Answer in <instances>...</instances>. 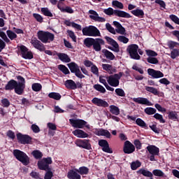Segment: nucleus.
<instances>
[{"label":"nucleus","instance_id":"f257e3e1","mask_svg":"<svg viewBox=\"0 0 179 179\" xmlns=\"http://www.w3.org/2000/svg\"><path fill=\"white\" fill-rule=\"evenodd\" d=\"M83 36H88L90 37H100L101 34L97 27L90 25L83 29Z\"/></svg>","mask_w":179,"mask_h":179},{"label":"nucleus","instance_id":"f03ea898","mask_svg":"<svg viewBox=\"0 0 179 179\" xmlns=\"http://www.w3.org/2000/svg\"><path fill=\"white\" fill-rule=\"evenodd\" d=\"M38 38L44 44L54 41V34L49 31H39L37 33Z\"/></svg>","mask_w":179,"mask_h":179},{"label":"nucleus","instance_id":"7ed1b4c3","mask_svg":"<svg viewBox=\"0 0 179 179\" xmlns=\"http://www.w3.org/2000/svg\"><path fill=\"white\" fill-rule=\"evenodd\" d=\"M103 12L104 13H106V15H115V16H118V17H125L126 19H129L132 17V16H131L129 13L125 11L119 10H114V9L111 8L105 9Z\"/></svg>","mask_w":179,"mask_h":179},{"label":"nucleus","instance_id":"20e7f679","mask_svg":"<svg viewBox=\"0 0 179 179\" xmlns=\"http://www.w3.org/2000/svg\"><path fill=\"white\" fill-rule=\"evenodd\" d=\"M138 46L136 44L129 45L127 48V52L132 59H141V56L138 53Z\"/></svg>","mask_w":179,"mask_h":179},{"label":"nucleus","instance_id":"39448f33","mask_svg":"<svg viewBox=\"0 0 179 179\" xmlns=\"http://www.w3.org/2000/svg\"><path fill=\"white\" fill-rule=\"evenodd\" d=\"M124 73L120 72L118 73L108 76V83L113 87H117L120 86V79L122 78Z\"/></svg>","mask_w":179,"mask_h":179},{"label":"nucleus","instance_id":"423d86ee","mask_svg":"<svg viewBox=\"0 0 179 179\" xmlns=\"http://www.w3.org/2000/svg\"><path fill=\"white\" fill-rule=\"evenodd\" d=\"M13 155L16 159L19 160V162H22L24 166H27V164H29V157L26 153L19 150H14Z\"/></svg>","mask_w":179,"mask_h":179},{"label":"nucleus","instance_id":"0eeeda50","mask_svg":"<svg viewBox=\"0 0 179 179\" xmlns=\"http://www.w3.org/2000/svg\"><path fill=\"white\" fill-rule=\"evenodd\" d=\"M69 122L73 128H79L80 129H82L83 128L85 127L90 129V125L87 124V122L83 120L70 119Z\"/></svg>","mask_w":179,"mask_h":179},{"label":"nucleus","instance_id":"6e6552de","mask_svg":"<svg viewBox=\"0 0 179 179\" xmlns=\"http://www.w3.org/2000/svg\"><path fill=\"white\" fill-rule=\"evenodd\" d=\"M52 164L51 157L43 158L38 162V167L40 170H50V164Z\"/></svg>","mask_w":179,"mask_h":179},{"label":"nucleus","instance_id":"1a4fd4ad","mask_svg":"<svg viewBox=\"0 0 179 179\" xmlns=\"http://www.w3.org/2000/svg\"><path fill=\"white\" fill-rule=\"evenodd\" d=\"M68 66L71 72H72V73H75L77 78H79L80 79H83V78H85V76L82 74V72H80L79 66H78L75 62L68 64Z\"/></svg>","mask_w":179,"mask_h":179},{"label":"nucleus","instance_id":"9d476101","mask_svg":"<svg viewBox=\"0 0 179 179\" xmlns=\"http://www.w3.org/2000/svg\"><path fill=\"white\" fill-rule=\"evenodd\" d=\"M31 45H33L34 48L38 50V51H45V46L43 43L38 41L36 38H33L30 41Z\"/></svg>","mask_w":179,"mask_h":179},{"label":"nucleus","instance_id":"9b49d317","mask_svg":"<svg viewBox=\"0 0 179 179\" xmlns=\"http://www.w3.org/2000/svg\"><path fill=\"white\" fill-rule=\"evenodd\" d=\"M20 50L21 51L22 58H24V59H33V52H31V51H29V49H27L26 46L21 45L20 47Z\"/></svg>","mask_w":179,"mask_h":179},{"label":"nucleus","instance_id":"f8f14e48","mask_svg":"<svg viewBox=\"0 0 179 179\" xmlns=\"http://www.w3.org/2000/svg\"><path fill=\"white\" fill-rule=\"evenodd\" d=\"M123 152H124L127 155H130V153H134V152H135V145L129 142V141H125L123 148Z\"/></svg>","mask_w":179,"mask_h":179},{"label":"nucleus","instance_id":"ddd939ff","mask_svg":"<svg viewBox=\"0 0 179 179\" xmlns=\"http://www.w3.org/2000/svg\"><path fill=\"white\" fill-rule=\"evenodd\" d=\"M99 145L102 148V150L105 152V153H113V150L110 148V145L106 140H99Z\"/></svg>","mask_w":179,"mask_h":179},{"label":"nucleus","instance_id":"4468645a","mask_svg":"<svg viewBox=\"0 0 179 179\" xmlns=\"http://www.w3.org/2000/svg\"><path fill=\"white\" fill-rule=\"evenodd\" d=\"M76 145L78 146V148H83V149H87L88 150L90 149L91 145L90 143H89V140H81L78 139L76 141Z\"/></svg>","mask_w":179,"mask_h":179},{"label":"nucleus","instance_id":"2eb2a0df","mask_svg":"<svg viewBox=\"0 0 179 179\" xmlns=\"http://www.w3.org/2000/svg\"><path fill=\"white\" fill-rule=\"evenodd\" d=\"M148 73L154 79H159V78H163L164 76V74L162 71H156L153 69H148Z\"/></svg>","mask_w":179,"mask_h":179},{"label":"nucleus","instance_id":"dca6fc26","mask_svg":"<svg viewBox=\"0 0 179 179\" xmlns=\"http://www.w3.org/2000/svg\"><path fill=\"white\" fill-rule=\"evenodd\" d=\"M104 38L105 40H106L108 44L113 46V51H115V52H120V45H118V43H117V41H115L112 38H110L109 36H105Z\"/></svg>","mask_w":179,"mask_h":179},{"label":"nucleus","instance_id":"f3484780","mask_svg":"<svg viewBox=\"0 0 179 179\" xmlns=\"http://www.w3.org/2000/svg\"><path fill=\"white\" fill-rule=\"evenodd\" d=\"M89 13L90 15V17L92 20H94L95 22H106V19L99 16V14L97 13V12L93 10H90Z\"/></svg>","mask_w":179,"mask_h":179},{"label":"nucleus","instance_id":"a211bd4d","mask_svg":"<svg viewBox=\"0 0 179 179\" xmlns=\"http://www.w3.org/2000/svg\"><path fill=\"white\" fill-rule=\"evenodd\" d=\"M17 138L19 142L23 145H26V143H30V142H31V138H30V136L27 135H22L20 133L17 134Z\"/></svg>","mask_w":179,"mask_h":179},{"label":"nucleus","instance_id":"6ab92c4d","mask_svg":"<svg viewBox=\"0 0 179 179\" xmlns=\"http://www.w3.org/2000/svg\"><path fill=\"white\" fill-rule=\"evenodd\" d=\"M105 43H106L104 42V40L99 38H95L93 45V48L96 52L101 51V45H104Z\"/></svg>","mask_w":179,"mask_h":179},{"label":"nucleus","instance_id":"aec40b11","mask_svg":"<svg viewBox=\"0 0 179 179\" xmlns=\"http://www.w3.org/2000/svg\"><path fill=\"white\" fill-rule=\"evenodd\" d=\"M133 101L138 103V104H143L144 106H153L152 102H150L148 99L143 97L134 98Z\"/></svg>","mask_w":179,"mask_h":179},{"label":"nucleus","instance_id":"412c9836","mask_svg":"<svg viewBox=\"0 0 179 179\" xmlns=\"http://www.w3.org/2000/svg\"><path fill=\"white\" fill-rule=\"evenodd\" d=\"M92 102L93 103V104H95V106H97L98 107H108V103L101 99H99V98H94L92 100Z\"/></svg>","mask_w":179,"mask_h":179},{"label":"nucleus","instance_id":"4be33fe9","mask_svg":"<svg viewBox=\"0 0 179 179\" xmlns=\"http://www.w3.org/2000/svg\"><path fill=\"white\" fill-rule=\"evenodd\" d=\"M95 135H97L98 136H105L106 138H111V134L108 130H106L103 129H96L94 131Z\"/></svg>","mask_w":179,"mask_h":179},{"label":"nucleus","instance_id":"5701e85b","mask_svg":"<svg viewBox=\"0 0 179 179\" xmlns=\"http://www.w3.org/2000/svg\"><path fill=\"white\" fill-rule=\"evenodd\" d=\"M73 134L74 136H77V138H89V134L85 132L83 130L76 129L73 131Z\"/></svg>","mask_w":179,"mask_h":179},{"label":"nucleus","instance_id":"b1692460","mask_svg":"<svg viewBox=\"0 0 179 179\" xmlns=\"http://www.w3.org/2000/svg\"><path fill=\"white\" fill-rule=\"evenodd\" d=\"M113 24L116 27L117 33L122 35L125 34V31H126L125 28H124V27H122V25H121L120 22L117 21H114Z\"/></svg>","mask_w":179,"mask_h":179},{"label":"nucleus","instance_id":"393cba45","mask_svg":"<svg viewBox=\"0 0 179 179\" xmlns=\"http://www.w3.org/2000/svg\"><path fill=\"white\" fill-rule=\"evenodd\" d=\"M102 68L104 71H106V72H108V73H109L110 75L114 73L116 71L115 67H113L111 66V64H103Z\"/></svg>","mask_w":179,"mask_h":179},{"label":"nucleus","instance_id":"a878e982","mask_svg":"<svg viewBox=\"0 0 179 179\" xmlns=\"http://www.w3.org/2000/svg\"><path fill=\"white\" fill-rule=\"evenodd\" d=\"M14 89L17 94H23V92H24V83H17V85Z\"/></svg>","mask_w":179,"mask_h":179},{"label":"nucleus","instance_id":"bb28decb","mask_svg":"<svg viewBox=\"0 0 179 179\" xmlns=\"http://www.w3.org/2000/svg\"><path fill=\"white\" fill-rule=\"evenodd\" d=\"M147 150H148L150 155H159V148L156 147L155 145H148L147 147Z\"/></svg>","mask_w":179,"mask_h":179},{"label":"nucleus","instance_id":"cd10ccee","mask_svg":"<svg viewBox=\"0 0 179 179\" xmlns=\"http://www.w3.org/2000/svg\"><path fill=\"white\" fill-rule=\"evenodd\" d=\"M56 55L58 56L59 59L62 61V62H71V58L68 56V55L65 53H56Z\"/></svg>","mask_w":179,"mask_h":179},{"label":"nucleus","instance_id":"c85d7f7f","mask_svg":"<svg viewBox=\"0 0 179 179\" xmlns=\"http://www.w3.org/2000/svg\"><path fill=\"white\" fill-rule=\"evenodd\" d=\"M67 177L69 179H80L81 176L76 171L71 170L67 173Z\"/></svg>","mask_w":179,"mask_h":179},{"label":"nucleus","instance_id":"c756f323","mask_svg":"<svg viewBox=\"0 0 179 179\" xmlns=\"http://www.w3.org/2000/svg\"><path fill=\"white\" fill-rule=\"evenodd\" d=\"M17 85V82L15 80H10L6 85L5 90H13L15 87H16V85Z\"/></svg>","mask_w":179,"mask_h":179},{"label":"nucleus","instance_id":"7c9ffc66","mask_svg":"<svg viewBox=\"0 0 179 179\" xmlns=\"http://www.w3.org/2000/svg\"><path fill=\"white\" fill-rule=\"evenodd\" d=\"M65 86L67 89H71L72 90H75L78 87L76 83L72 80H67L65 83Z\"/></svg>","mask_w":179,"mask_h":179},{"label":"nucleus","instance_id":"2f4dec72","mask_svg":"<svg viewBox=\"0 0 179 179\" xmlns=\"http://www.w3.org/2000/svg\"><path fill=\"white\" fill-rule=\"evenodd\" d=\"M109 111L111 114H113V115H120V108H118V106L110 105L109 106Z\"/></svg>","mask_w":179,"mask_h":179},{"label":"nucleus","instance_id":"473e14b6","mask_svg":"<svg viewBox=\"0 0 179 179\" xmlns=\"http://www.w3.org/2000/svg\"><path fill=\"white\" fill-rule=\"evenodd\" d=\"M102 52L105 55L106 58H107V59H110V61H113V59L115 58V56L114 55V54L107 50V49L102 50Z\"/></svg>","mask_w":179,"mask_h":179},{"label":"nucleus","instance_id":"72a5a7b5","mask_svg":"<svg viewBox=\"0 0 179 179\" xmlns=\"http://www.w3.org/2000/svg\"><path fill=\"white\" fill-rule=\"evenodd\" d=\"M131 13L137 17H143V16H145V12H143V10L139 8L131 10Z\"/></svg>","mask_w":179,"mask_h":179},{"label":"nucleus","instance_id":"f704fd0d","mask_svg":"<svg viewBox=\"0 0 179 179\" xmlns=\"http://www.w3.org/2000/svg\"><path fill=\"white\" fill-rule=\"evenodd\" d=\"M57 8H58V9H59V10H61V12H66V13H73V10L72 9V8H71L69 6L64 8V7L61 6L60 3H57Z\"/></svg>","mask_w":179,"mask_h":179},{"label":"nucleus","instance_id":"c9c22d12","mask_svg":"<svg viewBox=\"0 0 179 179\" xmlns=\"http://www.w3.org/2000/svg\"><path fill=\"white\" fill-rule=\"evenodd\" d=\"M137 173L142 174L145 177H153V173H152V172H150L146 169H141L138 170L137 171Z\"/></svg>","mask_w":179,"mask_h":179},{"label":"nucleus","instance_id":"e433bc0d","mask_svg":"<svg viewBox=\"0 0 179 179\" xmlns=\"http://www.w3.org/2000/svg\"><path fill=\"white\" fill-rule=\"evenodd\" d=\"M95 41L96 39L93 38H87L84 41V44L86 45V47L90 48V47L94 44Z\"/></svg>","mask_w":179,"mask_h":179},{"label":"nucleus","instance_id":"4c0bfd02","mask_svg":"<svg viewBox=\"0 0 179 179\" xmlns=\"http://www.w3.org/2000/svg\"><path fill=\"white\" fill-rule=\"evenodd\" d=\"M76 171L79 173L81 176H86V174L89 173V168L86 166L80 167L79 169H76Z\"/></svg>","mask_w":179,"mask_h":179},{"label":"nucleus","instance_id":"58836bf2","mask_svg":"<svg viewBox=\"0 0 179 179\" xmlns=\"http://www.w3.org/2000/svg\"><path fill=\"white\" fill-rule=\"evenodd\" d=\"M145 90L147 92H149L150 93H152L155 96H159L160 92L157 90V89L153 87H149V86H145Z\"/></svg>","mask_w":179,"mask_h":179},{"label":"nucleus","instance_id":"ea45409f","mask_svg":"<svg viewBox=\"0 0 179 179\" xmlns=\"http://www.w3.org/2000/svg\"><path fill=\"white\" fill-rule=\"evenodd\" d=\"M41 12H42L43 15H44V16H48L49 17H52L53 15L52 13H51V11H50V9H48V8H42L41 9Z\"/></svg>","mask_w":179,"mask_h":179},{"label":"nucleus","instance_id":"a19ab883","mask_svg":"<svg viewBox=\"0 0 179 179\" xmlns=\"http://www.w3.org/2000/svg\"><path fill=\"white\" fill-rule=\"evenodd\" d=\"M167 45L170 50H173V48H176L177 47H179V43L178 42H176L173 41H169L167 43Z\"/></svg>","mask_w":179,"mask_h":179},{"label":"nucleus","instance_id":"79ce46f5","mask_svg":"<svg viewBox=\"0 0 179 179\" xmlns=\"http://www.w3.org/2000/svg\"><path fill=\"white\" fill-rule=\"evenodd\" d=\"M31 155L35 159H41V157H43V152L38 150H34Z\"/></svg>","mask_w":179,"mask_h":179},{"label":"nucleus","instance_id":"37998d69","mask_svg":"<svg viewBox=\"0 0 179 179\" xmlns=\"http://www.w3.org/2000/svg\"><path fill=\"white\" fill-rule=\"evenodd\" d=\"M141 166H142V163H141V162L137 160L136 162H131V170H136V169H139V167H141Z\"/></svg>","mask_w":179,"mask_h":179},{"label":"nucleus","instance_id":"c03bdc74","mask_svg":"<svg viewBox=\"0 0 179 179\" xmlns=\"http://www.w3.org/2000/svg\"><path fill=\"white\" fill-rule=\"evenodd\" d=\"M6 34L10 40H15V38H17V35H16V34L11 30H7Z\"/></svg>","mask_w":179,"mask_h":179},{"label":"nucleus","instance_id":"a18cd8bd","mask_svg":"<svg viewBox=\"0 0 179 179\" xmlns=\"http://www.w3.org/2000/svg\"><path fill=\"white\" fill-rule=\"evenodd\" d=\"M144 112L145 114H148V115H153V114H156V109L155 108H146L144 110Z\"/></svg>","mask_w":179,"mask_h":179},{"label":"nucleus","instance_id":"49530a36","mask_svg":"<svg viewBox=\"0 0 179 179\" xmlns=\"http://www.w3.org/2000/svg\"><path fill=\"white\" fill-rule=\"evenodd\" d=\"M50 99H54L55 100H60L61 94L57 92H51L48 94Z\"/></svg>","mask_w":179,"mask_h":179},{"label":"nucleus","instance_id":"de8ad7c7","mask_svg":"<svg viewBox=\"0 0 179 179\" xmlns=\"http://www.w3.org/2000/svg\"><path fill=\"white\" fill-rule=\"evenodd\" d=\"M94 89L97 90V92H100V93H106V88L99 84H96L94 85Z\"/></svg>","mask_w":179,"mask_h":179},{"label":"nucleus","instance_id":"09e8293b","mask_svg":"<svg viewBox=\"0 0 179 179\" xmlns=\"http://www.w3.org/2000/svg\"><path fill=\"white\" fill-rule=\"evenodd\" d=\"M112 5L114 8H117L118 9H124V4L118 1H113Z\"/></svg>","mask_w":179,"mask_h":179},{"label":"nucleus","instance_id":"8fccbe9b","mask_svg":"<svg viewBox=\"0 0 179 179\" xmlns=\"http://www.w3.org/2000/svg\"><path fill=\"white\" fill-rule=\"evenodd\" d=\"M147 62L149 64H152L154 65L159 64V60L157 59V58L153 57H148L147 58Z\"/></svg>","mask_w":179,"mask_h":179},{"label":"nucleus","instance_id":"3c124183","mask_svg":"<svg viewBox=\"0 0 179 179\" xmlns=\"http://www.w3.org/2000/svg\"><path fill=\"white\" fill-rule=\"evenodd\" d=\"M152 174L155 176V177H164V173L160 169H155L152 171Z\"/></svg>","mask_w":179,"mask_h":179},{"label":"nucleus","instance_id":"603ef678","mask_svg":"<svg viewBox=\"0 0 179 179\" xmlns=\"http://www.w3.org/2000/svg\"><path fill=\"white\" fill-rule=\"evenodd\" d=\"M136 123L137 125H138V127H141V128H146L147 127L146 122H145V121H143L141 118H137L136 120Z\"/></svg>","mask_w":179,"mask_h":179},{"label":"nucleus","instance_id":"864d4df0","mask_svg":"<svg viewBox=\"0 0 179 179\" xmlns=\"http://www.w3.org/2000/svg\"><path fill=\"white\" fill-rule=\"evenodd\" d=\"M58 68L59 71H61L65 75H68L69 73V69H68L64 65L60 64L58 66Z\"/></svg>","mask_w":179,"mask_h":179},{"label":"nucleus","instance_id":"5fc2aeb1","mask_svg":"<svg viewBox=\"0 0 179 179\" xmlns=\"http://www.w3.org/2000/svg\"><path fill=\"white\" fill-rule=\"evenodd\" d=\"M43 86H41V84L40 83H34L32 85V90H34V92H40Z\"/></svg>","mask_w":179,"mask_h":179},{"label":"nucleus","instance_id":"6e6d98bb","mask_svg":"<svg viewBox=\"0 0 179 179\" xmlns=\"http://www.w3.org/2000/svg\"><path fill=\"white\" fill-rule=\"evenodd\" d=\"M99 82H100V83H102L103 85L106 86V85L108 84V83H107V82H108V77L104 76H101L99 77Z\"/></svg>","mask_w":179,"mask_h":179},{"label":"nucleus","instance_id":"4d7b16f0","mask_svg":"<svg viewBox=\"0 0 179 179\" xmlns=\"http://www.w3.org/2000/svg\"><path fill=\"white\" fill-rule=\"evenodd\" d=\"M0 37L5 41V43H10V40L8 39V36H6V34L5 32L2 31V30L0 29Z\"/></svg>","mask_w":179,"mask_h":179},{"label":"nucleus","instance_id":"13d9d810","mask_svg":"<svg viewBox=\"0 0 179 179\" xmlns=\"http://www.w3.org/2000/svg\"><path fill=\"white\" fill-rule=\"evenodd\" d=\"M154 118H155V120H158V121H159V122H161L162 124H164V122H166V120L163 119V115L159 113H155L154 115Z\"/></svg>","mask_w":179,"mask_h":179},{"label":"nucleus","instance_id":"bf43d9fd","mask_svg":"<svg viewBox=\"0 0 179 179\" xmlns=\"http://www.w3.org/2000/svg\"><path fill=\"white\" fill-rule=\"evenodd\" d=\"M117 40L120 43H123V44H127L129 41V39L124 36H119Z\"/></svg>","mask_w":179,"mask_h":179},{"label":"nucleus","instance_id":"052dcab7","mask_svg":"<svg viewBox=\"0 0 179 179\" xmlns=\"http://www.w3.org/2000/svg\"><path fill=\"white\" fill-rule=\"evenodd\" d=\"M178 55H179V50L178 49H173L171 52V58H172V59H176V58H177Z\"/></svg>","mask_w":179,"mask_h":179},{"label":"nucleus","instance_id":"680f3d73","mask_svg":"<svg viewBox=\"0 0 179 179\" xmlns=\"http://www.w3.org/2000/svg\"><path fill=\"white\" fill-rule=\"evenodd\" d=\"M116 94L117 96H120V97H124L125 96V92H124V90L121 89V88H117L115 90Z\"/></svg>","mask_w":179,"mask_h":179},{"label":"nucleus","instance_id":"e2e57ef3","mask_svg":"<svg viewBox=\"0 0 179 179\" xmlns=\"http://www.w3.org/2000/svg\"><path fill=\"white\" fill-rule=\"evenodd\" d=\"M33 16L39 23H43L44 18L40 14L34 13Z\"/></svg>","mask_w":179,"mask_h":179},{"label":"nucleus","instance_id":"0e129e2a","mask_svg":"<svg viewBox=\"0 0 179 179\" xmlns=\"http://www.w3.org/2000/svg\"><path fill=\"white\" fill-rule=\"evenodd\" d=\"M31 129L34 134H38L40 132V127L36 124L31 125Z\"/></svg>","mask_w":179,"mask_h":179},{"label":"nucleus","instance_id":"69168bd1","mask_svg":"<svg viewBox=\"0 0 179 179\" xmlns=\"http://www.w3.org/2000/svg\"><path fill=\"white\" fill-rule=\"evenodd\" d=\"M169 17L176 24H179V18L176 15H171Z\"/></svg>","mask_w":179,"mask_h":179},{"label":"nucleus","instance_id":"338daca9","mask_svg":"<svg viewBox=\"0 0 179 179\" xmlns=\"http://www.w3.org/2000/svg\"><path fill=\"white\" fill-rule=\"evenodd\" d=\"M146 54L148 57H157V52L153 50H146Z\"/></svg>","mask_w":179,"mask_h":179},{"label":"nucleus","instance_id":"774afa93","mask_svg":"<svg viewBox=\"0 0 179 179\" xmlns=\"http://www.w3.org/2000/svg\"><path fill=\"white\" fill-rule=\"evenodd\" d=\"M159 83H161V85H165L166 86L170 85V80H169L167 78H162L159 80Z\"/></svg>","mask_w":179,"mask_h":179}]
</instances>
